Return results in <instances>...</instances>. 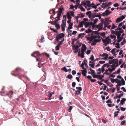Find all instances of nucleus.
Returning <instances> with one entry per match:
<instances>
[{"label":"nucleus","instance_id":"1a4fd4ad","mask_svg":"<svg viewBox=\"0 0 126 126\" xmlns=\"http://www.w3.org/2000/svg\"><path fill=\"white\" fill-rule=\"evenodd\" d=\"M67 17L68 19V20H70L71 18V16H74V12L73 11H70L68 12L67 14Z\"/></svg>","mask_w":126,"mask_h":126},{"label":"nucleus","instance_id":"7ed1b4c3","mask_svg":"<svg viewBox=\"0 0 126 126\" xmlns=\"http://www.w3.org/2000/svg\"><path fill=\"white\" fill-rule=\"evenodd\" d=\"M81 4L84 6L87 11L91 10L93 9H96L97 6V5H95L93 3H91L90 1L87 0L82 1Z\"/></svg>","mask_w":126,"mask_h":126},{"label":"nucleus","instance_id":"3c124183","mask_svg":"<svg viewBox=\"0 0 126 126\" xmlns=\"http://www.w3.org/2000/svg\"><path fill=\"white\" fill-rule=\"evenodd\" d=\"M126 122V121L125 120L122 121L121 122V125H123L125 124V123Z\"/></svg>","mask_w":126,"mask_h":126},{"label":"nucleus","instance_id":"79ce46f5","mask_svg":"<svg viewBox=\"0 0 126 126\" xmlns=\"http://www.w3.org/2000/svg\"><path fill=\"white\" fill-rule=\"evenodd\" d=\"M99 60V59H95L93 62H92V64H93V65L94 66L95 64V63L94 62L96 60L97 61Z\"/></svg>","mask_w":126,"mask_h":126},{"label":"nucleus","instance_id":"bf43d9fd","mask_svg":"<svg viewBox=\"0 0 126 126\" xmlns=\"http://www.w3.org/2000/svg\"><path fill=\"white\" fill-rule=\"evenodd\" d=\"M90 59L91 61H93L94 59V56L93 55H92L91 57H90Z\"/></svg>","mask_w":126,"mask_h":126},{"label":"nucleus","instance_id":"5fc2aeb1","mask_svg":"<svg viewBox=\"0 0 126 126\" xmlns=\"http://www.w3.org/2000/svg\"><path fill=\"white\" fill-rule=\"evenodd\" d=\"M98 21V19L96 18L94 20V24H96Z\"/></svg>","mask_w":126,"mask_h":126},{"label":"nucleus","instance_id":"ea45409f","mask_svg":"<svg viewBox=\"0 0 126 126\" xmlns=\"http://www.w3.org/2000/svg\"><path fill=\"white\" fill-rule=\"evenodd\" d=\"M88 17L90 19H92L94 18V17L93 16V15L92 14H90L88 16Z\"/></svg>","mask_w":126,"mask_h":126},{"label":"nucleus","instance_id":"7c9ffc66","mask_svg":"<svg viewBox=\"0 0 126 126\" xmlns=\"http://www.w3.org/2000/svg\"><path fill=\"white\" fill-rule=\"evenodd\" d=\"M55 26L58 29H59L60 27V25L58 23L55 24Z\"/></svg>","mask_w":126,"mask_h":126},{"label":"nucleus","instance_id":"dca6fc26","mask_svg":"<svg viewBox=\"0 0 126 126\" xmlns=\"http://www.w3.org/2000/svg\"><path fill=\"white\" fill-rule=\"evenodd\" d=\"M103 24L100 23L97 26V27L98 29V31L101 30L103 28Z\"/></svg>","mask_w":126,"mask_h":126},{"label":"nucleus","instance_id":"e433bc0d","mask_svg":"<svg viewBox=\"0 0 126 126\" xmlns=\"http://www.w3.org/2000/svg\"><path fill=\"white\" fill-rule=\"evenodd\" d=\"M92 32V31L90 29H88L87 30H86L85 31V32L87 33L91 32Z\"/></svg>","mask_w":126,"mask_h":126},{"label":"nucleus","instance_id":"49530a36","mask_svg":"<svg viewBox=\"0 0 126 126\" xmlns=\"http://www.w3.org/2000/svg\"><path fill=\"white\" fill-rule=\"evenodd\" d=\"M99 63L101 64H103L105 63V61H100L99 62Z\"/></svg>","mask_w":126,"mask_h":126},{"label":"nucleus","instance_id":"5701e85b","mask_svg":"<svg viewBox=\"0 0 126 126\" xmlns=\"http://www.w3.org/2000/svg\"><path fill=\"white\" fill-rule=\"evenodd\" d=\"M83 24L86 27H87L90 25V23L88 22H85Z\"/></svg>","mask_w":126,"mask_h":126},{"label":"nucleus","instance_id":"a18cd8bd","mask_svg":"<svg viewBox=\"0 0 126 126\" xmlns=\"http://www.w3.org/2000/svg\"><path fill=\"white\" fill-rule=\"evenodd\" d=\"M115 47L117 48H120V45L116 43L115 45Z\"/></svg>","mask_w":126,"mask_h":126},{"label":"nucleus","instance_id":"58836bf2","mask_svg":"<svg viewBox=\"0 0 126 126\" xmlns=\"http://www.w3.org/2000/svg\"><path fill=\"white\" fill-rule=\"evenodd\" d=\"M72 76L70 74L68 75L67 76V78L69 79H71L72 78Z\"/></svg>","mask_w":126,"mask_h":126},{"label":"nucleus","instance_id":"473e14b6","mask_svg":"<svg viewBox=\"0 0 126 126\" xmlns=\"http://www.w3.org/2000/svg\"><path fill=\"white\" fill-rule=\"evenodd\" d=\"M61 70H63L65 72H67L68 71V70L66 69V67L65 66H64L63 67V68Z\"/></svg>","mask_w":126,"mask_h":126},{"label":"nucleus","instance_id":"4468645a","mask_svg":"<svg viewBox=\"0 0 126 126\" xmlns=\"http://www.w3.org/2000/svg\"><path fill=\"white\" fill-rule=\"evenodd\" d=\"M40 55L39 52L37 51H36L32 54L31 56L32 57H34L36 58L37 57L39 56Z\"/></svg>","mask_w":126,"mask_h":126},{"label":"nucleus","instance_id":"9d476101","mask_svg":"<svg viewBox=\"0 0 126 126\" xmlns=\"http://www.w3.org/2000/svg\"><path fill=\"white\" fill-rule=\"evenodd\" d=\"M81 43H80L79 44V45H77L76 46L74 45L73 47V50L74 53L77 52L78 51V48L79 47L81 46Z\"/></svg>","mask_w":126,"mask_h":126},{"label":"nucleus","instance_id":"aec40b11","mask_svg":"<svg viewBox=\"0 0 126 126\" xmlns=\"http://www.w3.org/2000/svg\"><path fill=\"white\" fill-rule=\"evenodd\" d=\"M125 84V81L124 79L122 78H121V84L120 85H124Z\"/></svg>","mask_w":126,"mask_h":126},{"label":"nucleus","instance_id":"052dcab7","mask_svg":"<svg viewBox=\"0 0 126 126\" xmlns=\"http://www.w3.org/2000/svg\"><path fill=\"white\" fill-rule=\"evenodd\" d=\"M123 62V61L122 60L119 61V63H119V64H118V66L122 63Z\"/></svg>","mask_w":126,"mask_h":126},{"label":"nucleus","instance_id":"4c0bfd02","mask_svg":"<svg viewBox=\"0 0 126 126\" xmlns=\"http://www.w3.org/2000/svg\"><path fill=\"white\" fill-rule=\"evenodd\" d=\"M76 89L79 91H81L82 89L81 87H76Z\"/></svg>","mask_w":126,"mask_h":126},{"label":"nucleus","instance_id":"13d9d810","mask_svg":"<svg viewBox=\"0 0 126 126\" xmlns=\"http://www.w3.org/2000/svg\"><path fill=\"white\" fill-rule=\"evenodd\" d=\"M91 74L92 75H94L95 74V72L94 71V70H92V71H91Z\"/></svg>","mask_w":126,"mask_h":126},{"label":"nucleus","instance_id":"603ef678","mask_svg":"<svg viewBox=\"0 0 126 126\" xmlns=\"http://www.w3.org/2000/svg\"><path fill=\"white\" fill-rule=\"evenodd\" d=\"M120 108H121V110L124 111L126 109V108H123V107H121V106H120Z\"/></svg>","mask_w":126,"mask_h":126},{"label":"nucleus","instance_id":"0eeeda50","mask_svg":"<svg viewBox=\"0 0 126 126\" xmlns=\"http://www.w3.org/2000/svg\"><path fill=\"white\" fill-rule=\"evenodd\" d=\"M102 41L104 43V45L105 46H107L111 42V40L109 36L107 38L104 37L102 39Z\"/></svg>","mask_w":126,"mask_h":126},{"label":"nucleus","instance_id":"f8f14e48","mask_svg":"<svg viewBox=\"0 0 126 126\" xmlns=\"http://www.w3.org/2000/svg\"><path fill=\"white\" fill-rule=\"evenodd\" d=\"M112 12L109 11L108 10H106L104 13H102V15L104 16H107L109 15Z\"/></svg>","mask_w":126,"mask_h":126},{"label":"nucleus","instance_id":"c85d7f7f","mask_svg":"<svg viewBox=\"0 0 126 126\" xmlns=\"http://www.w3.org/2000/svg\"><path fill=\"white\" fill-rule=\"evenodd\" d=\"M124 67L125 68H126V65L125 64V63L124 62L120 66V67L121 68H123Z\"/></svg>","mask_w":126,"mask_h":126},{"label":"nucleus","instance_id":"37998d69","mask_svg":"<svg viewBox=\"0 0 126 126\" xmlns=\"http://www.w3.org/2000/svg\"><path fill=\"white\" fill-rule=\"evenodd\" d=\"M106 49L108 51H110L111 50V49L109 47H106Z\"/></svg>","mask_w":126,"mask_h":126},{"label":"nucleus","instance_id":"f03ea898","mask_svg":"<svg viewBox=\"0 0 126 126\" xmlns=\"http://www.w3.org/2000/svg\"><path fill=\"white\" fill-rule=\"evenodd\" d=\"M85 38L87 40L92 42L91 43L92 46L95 45L96 43L100 42L101 38L98 34L93 36L91 33H89L88 35H86Z\"/></svg>","mask_w":126,"mask_h":126},{"label":"nucleus","instance_id":"412c9836","mask_svg":"<svg viewBox=\"0 0 126 126\" xmlns=\"http://www.w3.org/2000/svg\"><path fill=\"white\" fill-rule=\"evenodd\" d=\"M64 34L63 33H62L59 34L58 36V37L60 38H62L64 37Z\"/></svg>","mask_w":126,"mask_h":126},{"label":"nucleus","instance_id":"c756f323","mask_svg":"<svg viewBox=\"0 0 126 126\" xmlns=\"http://www.w3.org/2000/svg\"><path fill=\"white\" fill-rule=\"evenodd\" d=\"M116 80H117V81L116 82V83L118 84L117 85V86L118 85H120V84H121V81L120 80H119L118 79H117Z\"/></svg>","mask_w":126,"mask_h":126},{"label":"nucleus","instance_id":"72a5a7b5","mask_svg":"<svg viewBox=\"0 0 126 126\" xmlns=\"http://www.w3.org/2000/svg\"><path fill=\"white\" fill-rule=\"evenodd\" d=\"M79 8H80L81 10L82 11L84 12L85 11V9L84 8L81 6L80 5L79 6Z\"/></svg>","mask_w":126,"mask_h":126},{"label":"nucleus","instance_id":"9b49d317","mask_svg":"<svg viewBox=\"0 0 126 126\" xmlns=\"http://www.w3.org/2000/svg\"><path fill=\"white\" fill-rule=\"evenodd\" d=\"M66 21L65 20H63L62 21V23L61 24V28L63 31H64L66 27Z\"/></svg>","mask_w":126,"mask_h":126},{"label":"nucleus","instance_id":"6e6552de","mask_svg":"<svg viewBox=\"0 0 126 126\" xmlns=\"http://www.w3.org/2000/svg\"><path fill=\"white\" fill-rule=\"evenodd\" d=\"M99 57L100 58L99 60H103L106 61L109 59V55L107 53H104L102 54L99 55Z\"/></svg>","mask_w":126,"mask_h":126},{"label":"nucleus","instance_id":"69168bd1","mask_svg":"<svg viewBox=\"0 0 126 126\" xmlns=\"http://www.w3.org/2000/svg\"><path fill=\"white\" fill-rule=\"evenodd\" d=\"M113 6L115 7H117L119 6V5L117 3H115L114 4Z\"/></svg>","mask_w":126,"mask_h":126},{"label":"nucleus","instance_id":"774afa93","mask_svg":"<svg viewBox=\"0 0 126 126\" xmlns=\"http://www.w3.org/2000/svg\"><path fill=\"white\" fill-rule=\"evenodd\" d=\"M72 73L73 75H75L76 73V71L75 70H73L72 72Z\"/></svg>","mask_w":126,"mask_h":126},{"label":"nucleus","instance_id":"680f3d73","mask_svg":"<svg viewBox=\"0 0 126 126\" xmlns=\"http://www.w3.org/2000/svg\"><path fill=\"white\" fill-rule=\"evenodd\" d=\"M76 83L75 82H73L72 83V86L73 87H75V86Z\"/></svg>","mask_w":126,"mask_h":126},{"label":"nucleus","instance_id":"6e6d98bb","mask_svg":"<svg viewBox=\"0 0 126 126\" xmlns=\"http://www.w3.org/2000/svg\"><path fill=\"white\" fill-rule=\"evenodd\" d=\"M116 72H115L113 74H111V77L112 78H114L115 77V74H116Z\"/></svg>","mask_w":126,"mask_h":126},{"label":"nucleus","instance_id":"bb28decb","mask_svg":"<svg viewBox=\"0 0 126 126\" xmlns=\"http://www.w3.org/2000/svg\"><path fill=\"white\" fill-rule=\"evenodd\" d=\"M116 50L115 48H113L112 49L110 52L112 54H115L116 53Z\"/></svg>","mask_w":126,"mask_h":126},{"label":"nucleus","instance_id":"c9c22d12","mask_svg":"<svg viewBox=\"0 0 126 126\" xmlns=\"http://www.w3.org/2000/svg\"><path fill=\"white\" fill-rule=\"evenodd\" d=\"M68 35L71 36L72 35V31L70 30V29H68Z\"/></svg>","mask_w":126,"mask_h":126},{"label":"nucleus","instance_id":"4d7b16f0","mask_svg":"<svg viewBox=\"0 0 126 126\" xmlns=\"http://www.w3.org/2000/svg\"><path fill=\"white\" fill-rule=\"evenodd\" d=\"M63 10V8H60L59 9V12H61V13L62 12V11Z\"/></svg>","mask_w":126,"mask_h":126},{"label":"nucleus","instance_id":"2f4dec72","mask_svg":"<svg viewBox=\"0 0 126 126\" xmlns=\"http://www.w3.org/2000/svg\"><path fill=\"white\" fill-rule=\"evenodd\" d=\"M62 13H61V12H59L58 14V16L56 17V18H58V20H59V18L60 17V16L61 15V14Z\"/></svg>","mask_w":126,"mask_h":126},{"label":"nucleus","instance_id":"6ab92c4d","mask_svg":"<svg viewBox=\"0 0 126 126\" xmlns=\"http://www.w3.org/2000/svg\"><path fill=\"white\" fill-rule=\"evenodd\" d=\"M115 67H116L112 66V65L111 67V68L110 67L109 68V71L110 72H112L115 69Z\"/></svg>","mask_w":126,"mask_h":126},{"label":"nucleus","instance_id":"338daca9","mask_svg":"<svg viewBox=\"0 0 126 126\" xmlns=\"http://www.w3.org/2000/svg\"><path fill=\"white\" fill-rule=\"evenodd\" d=\"M123 95V93H121L120 94L118 95V97L119 98H121L122 96Z\"/></svg>","mask_w":126,"mask_h":126},{"label":"nucleus","instance_id":"cd10ccee","mask_svg":"<svg viewBox=\"0 0 126 126\" xmlns=\"http://www.w3.org/2000/svg\"><path fill=\"white\" fill-rule=\"evenodd\" d=\"M107 21V18H106V20L104 22V25H105V27H106L109 24V23L107 22L106 21Z\"/></svg>","mask_w":126,"mask_h":126},{"label":"nucleus","instance_id":"f257e3e1","mask_svg":"<svg viewBox=\"0 0 126 126\" xmlns=\"http://www.w3.org/2000/svg\"><path fill=\"white\" fill-rule=\"evenodd\" d=\"M124 31L120 28H118L115 31H114V33L113 35H110L109 37L110 38L115 40L116 38V35L117 41L119 42H121L123 39V36L125 35L124 32Z\"/></svg>","mask_w":126,"mask_h":126},{"label":"nucleus","instance_id":"2eb2a0df","mask_svg":"<svg viewBox=\"0 0 126 126\" xmlns=\"http://www.w3.org/2000/svg\"><path fill=\"white\" fill-rule=\"evenodd\" d=\"M67 23L69 24V26L68 28V29H70L72 28L73 23L71 22V20H68L67 21Z\"/></svg>","mask_w":126,"mask_h":126},{"label":"nucleus","instance_id":"8fccbe9b","mask_svg":"<svg viewBox=\"0 0 126 126\" xmlns=\"http://www.w3.org/2000/svg\"><path fill=\"white\" fill-rule=\"evenodd\" d=\"M80 93V91L77 90L76 91V94H79Z\"/></svg>","mask_w":126,"mask_h":126},{"label":"nucleus","instance_id":"09e8293b","mask_svg":"<svg viewBox=\"0 0 126 126\" xmlns=\"http://www.w3.org/2000/svg\"><path fill=\"white\" fill-rule=\"evenodd\" d=\"M91 11H89L86 13V14L88 16L89 15L91 14Z\"/></svg>","mask_w":126,"mask_h":126},{"label":"nucleus","instance_id":"393cba45","mask_svg":"<svg viewBox=\"0 0 126 126\" xmlns=\"http://www.w3.org/2000/svg\"><path fill=\"white\" fill-rule=\"evenodd\" d=\"M126 100V99L125 98H123L122 100H121L120 101V104H121L122 105L124 103L125 101Z\"/></svg>","mask_w":126,"mask_h":126},{"label":"nucleus","instance_id":"f704fd0d","mask_svg":"<svg viewBox=\"0 0 126 126\" xmlns=\"http://www.w3.org/2000/svg\"><path fill=\"white\" fill-rule=\"evenodd\" d=\"M117 26H116L115 24H113L112 26V27L111 29H115V28H117Z\"/></svg>","mask_w":126,"mask_h":126},{"label":"nucleus","instance_id":"423d86ee","mask_svg":"<svg viewBox=\"0 0 126 126\" xmlns=\"http://www.w3.org/2000/svg\"><path fill=\"white\" fill-rule=\"evenodd\" d=\"M109 67V65L108 63L105 64L103 65L101 68H99L96 70L97 73L98 74H100L101 72L103 73L105 70L104 68L106 67L108 68Z\"/></svg>","mask_w":126,"mask_h":126},{"label":"nucleus","instance_id":"0e129e2a","mask_svg":"<svg viewBox=\"0 0 126 126\" xmlns=\"http://www.w3.org/2000/svg\"><path fill=\"white\" fill-rule=\"evenodd\" d=\"M102 6L103 7L105 8L107 6V5L105 3H103L102 5Z\"/></svg>","mask_w":126,"mask_h":126},{"label":"nucleus","instance_id":"a19ab883","mask_svg":"<svg viewBox=\"0 0 126 126\" xmlns=\"http://www.w3.org/2000/svg\"><path fill=\"white\" fill-rule=\"evenodd\" d=\"M60 46L58 44L56 46V49L57 50H59V47H60Z\"/></svg>","mask_w":126,"mask_h":126},{"label":"nucleus","instance_id":"4be33fe9","mask_svg":"<svg viewBox=\"0 0 126 126\" xmlns=\"http://www.w3.org/2000/svg\"><path fill=\"white\" fill-rule=\"evenodd\" d=\"M76 1H75V3L76 5H77L78 6H80V1L79 0H76Z\"/></svg>","mask_w":126,"mask_h":126},{"label":"nucleus","instance_id":"a878e982","mask_svg":"<svg viewBox=\"0 0 126 126\" xmlns=\"http://www.w3.org/2000/svg\"><path fill=\"white\" fill-rule=\"evenodd\" d=\"M85 34V33H81L79 34L78 36V39L80 37H83V36Z\"/></svg>","mask_w":126,"mask_h":126},{"label":"nucleus","instance_id":"f3484780","mask_svg":"<svg viewBox=\"0 0 126 126\" xmlns=\"http://www.w3.org/2000/svg\"><path fill=\"white\" fill-rule=\"evenodd\" d=\"M95 17H98L99 19H101V14L100 13H94V14Z\"/></svg>","mask_w":126,"mask_h":126},{"label":"nucleus","instance_id":"de8ad7c7","mask_svg":"<svg viewBox=\"0 0 126 126\" xmlns=\"http://www.w3.org/2000/svg\"><path fill=\"white\" fill-rule=\"evenodd\" d=\"M44 37H42L41 39L40 40L39 42L40 43L43 42H44Z\"/></svg>","mask_w":126,"mask_h":126},{"label":"nucleus","instance_id":"ddd939ff","mask_svg":"<svg viewBox=\"0 0 126 126\" xmlns=\"http://www.w3.org/2000/svg\"><path fill=\"white\" fill-rule=\"evenodd\" d=\"M125 16H124L122 15L119 17H118L116 19V22L117 23L121 21L123 19L125 18Z\"/></svg>","mask_w":126,"mask_h":126},{"label":"nucleus","instance_id":"e2e57ef3","mask_svg":"<svg viewBox=\"0 0 126 126\" xmlns=\"http://www.w3.org/2000/svg\"><path fill=\"white\" fill-rule=\"evenodd\" d=\"M120 70H121V69H118L117 71H116V73L117 74H119L120 73Z\"/></svg>","mask_w":126,"mask_h":126},{"label":"nucleus","instance_id":"20e7f679","mask_svg":"<svg viewBox=\"0 0 126 126\" xmlns=\"http://www.w3.org/2000/svg\"><path fill=\"white\" fill-rule=\"evenodd\" d=\"M114 57L113 56H110L109 57V63L110 64H113L112 66L115 67H117L118 66V63L117 59H114Z\"/></svg>","mask_w":126,"mask_h":126},{"label":"nucleus","instance_id":"c03bdc74","mask_svg":"<svg viewBox=\"0 0 126 126\" xmlns=\"http://www.w3.org/2000/svg\"><path fill=\"white\" fill-rule=\"evenodd\" d=\"M123 42H121V45H124L125 44V38H123Z\"/></svg>","mask_w":126,"mask_h":126},{"label":"nucleus","instance_id":"864d4df0","mask_svg":"<svg viewBox=\"0 0 126 126\" xmlns=\"http://www.w3.org/2000/svg\"><path fill=\"white\" fill-rule=\"evenodd\" d=\"M72 106H69V108L68 110V111L69 112H70L71 111V110L72 109Z\"/></svg>","mask_w":126,"mask_h":126},{"label":"nucleus","instance_id":"b1692460","mask_svg":"<svg viewBox=\"0 0 126 126\" xmlns=\"http://www.w3.org/2000/svg\"><path fill=\"white\" fill-rule=\"evenodd\" d=\"M49 13L50 14H53L54 15L55 14L54 10L53 9L50 10L49 11Z\"/></svg>","mask_w":126,"mask_h":126},{"label":"nucleus","instance_id":"39448f33","mask_svg":"<svg viewBox=\"0 0 126 126\" xmlns=\"http://www.w3.org/2000/svg\"><path fill=\"white\" fill-rule=\"evenodd\" d=\"M86 46L84 44H83L81 48V51H79L78 52V56H80L81 58H84V52L86 51Z\"/></svg>","mask_w":126,"mask_h":126},{"label":"nucleus","instance_id":"a211bd4d","mask_svg":"<svg viewBox=\"0 0 126 126\" xmlns=\"http://www.w3.org/2000/svg\"><path fill=\"white\" fill-rule=\"evenodd\" d=\"M81 71L82 75L84 76H86V73H87L86 70V69L81 70Z\"/></svg>","mask_w":126,"mask_h":126}]
</instances>
